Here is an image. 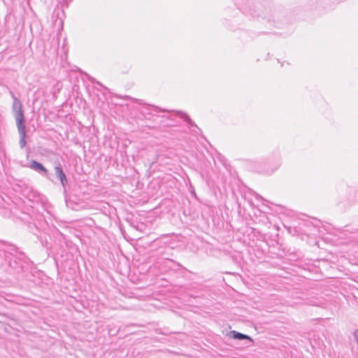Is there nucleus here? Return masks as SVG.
<instances>
[{
	"label": "nucleus",
	"mask_w": 358,
	"mask_h": 358,
	"mask_svg": "<svg viewBox=\"0 0 358 358\" xmlns=\"http://www.w3.org/2000/svg\"><path fill=\"white\" fill-rule=\"evenodd\" d=\"M15 105L18 108L15 114V120L17 122V129L18 130L22 129V128L25 129V125L24 124V114L21 104L19 102H16L15 103Z\"/></svg>",
	"instance_id": "obj_1"
},
{
	"label": "nucleus",
	"mask_w": 358,
	"mask_h": 358,
	"mask_svg": "<svg viewBox=\"0 0 358 358\" xmlns=\"http://www.w3.org/2000/svg\"><path fill=\"white\" fill-rule=\"evenodd\" d=\"M55 173L61 181V183L63 186L67 183V180L65 173L62 171V169L60 166L55 167Z\"/></svg>",
	"instance_id": "obj_2"
},
{
	"label": "nucleus",
	"mask_w": 358,
	"mask_h": 358,
	"mask_svg": "<svg viewBox=\"0 0 358 358\" xmlns=\"http://www.w3.org/2000/svg\"><path fill=\"white\" fill-rule=\"evenodd\" d=\"M30 168L34 170H38L44 173H47V169L39 162L32 160L30 164Z\"/></svg>",
	"instance_id": "obj_3"
},
{
	"label": "nucleus",
	"mask_w": 358,
	"mask_h": 358,
	"mask_svg": "<svg viewBox=\"0 0 358 358\" xmlns=\"http://www.w3.org/2000/svg\"><path fill=\"white\" fill-rule=\"evenodd\" d=\"M19 133L20 134V145L21 148H23L26 145V131L25 129L22 128V129H19Z\"/></svg>",
	"instance_id": "obj_4"
},
{
	"label": "nucleus",
	"mask_w": 358,
	"mask_h": 358,
	"mask_svg": "<svg viewBox=\"0 0 358 358\" xmlns=\"http://www.w3.org/2000/svg\"><path fill=\"white\" fill-rule=\"evenodd\" d=\"M233 338L235 339H250V337L247 335L233 331Z\"/></svg>",
	"instance_id": "obj_5"
}]
</instances>
